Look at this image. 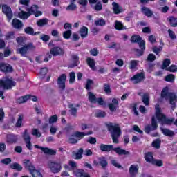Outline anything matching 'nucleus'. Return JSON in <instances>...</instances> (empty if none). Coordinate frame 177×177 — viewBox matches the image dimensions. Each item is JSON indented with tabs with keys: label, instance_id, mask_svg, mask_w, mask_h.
<instances>
[{
	"label": "nucleus",
	"instance_id": "1",
	"mask_svg": "<svg viewBox=\"0 0 177 177\" xmlns=\"http://www.w3.org/2000/svg\"><path fill=\"white\" fill-rule=\"evenodd\" d=\"M108 131L111 133L113 143H118V138L121 136L122 131L120 124L117 123H109L107 124Z\"/></svg>",
	"mask_w": 177,
	"mask_h": 177
},
{
	"label": "nucleus",
	"instance_id": "2",
	"mask_svg": "<svg viewBox=\"0 0 177 177\" xmlns=\"http://www.w3.org/2000/svg\"><path fill=\"white\" fill-rule=\"evenodd\" d=\"M156 113L155 117L156 120L160 124H167V125H171L175 119L174 118H167L162 113H161V109L160 108V105L156 104L155 106Z\"/></svg>",
	"mask_w": 177,
	"mask_h": 177
},
{
	"label": "nucleus",
	"instance_id": "3",
	"mask_svg": "<svg viewBox=\"0 0 177 177\" xmlns=\"http://www.w3.org/2000/svg\"><path fill=\"white\" fill-rule=\"evenodd\" d=\"M161 97L163 99H166L167 100H169V104L172 106L171 109L172 110L175 109V103H176L177 97L176 94L174 93H169V89L168 87H165L162 89L161 93Z\"/></svg>",
	"mask_w": 177,
	"mask_h": 177
},
{
	"label": "nucleus",
	"instance_id": "4",
	"mask_svg": "<svg viewBox=\"0 0 177 177\" xmlns=\"http://www.w3.org/2000/svg\"><path fill=\"white\" fill-rule=\"evenodd\" d=\"M2 86L3 89H12L13 86H16V82L12 80V77H6L0 80V88ZM0 97L5 99L3 97V91H0Z\"/></svg>",
	"mask_w": 177,
	"mask_h": 177
},
{
	"label": "nucleus",
	"instance_id": "5",
	"mask_svg": "<svg viewBox=\"0 0 177 177\" xmlns=\"http://www.w3.org/2000/svg\"><path fill=\"white\" fill-rule=\"evenodd\" d=\"M23 163L26 169H28V171H30L32 177H44L41 171L35 169V167H34L32 163H31V161H30L29 160H24Z\"/></svg>",
	"mask_w": 177,
	"mask_h": 177
},
{
	"label": "nucleus",
	"instance_id": "6",
	"mask_svg": "<svg viewBox=\"0 0 177 177\" xmlns=\"http://www.w3.org/2000/svg\"><path fill=\"white\" fill-rule=\"evenodd\" d=\"M48 168L53 174H59L62 171V162L49 160L47 163Z\"/></svg>",
	"mask_w": 177,
	"mask_h": 177
},
{
	"label": "nucleus",
	"instance_id": "7",
	"mask_svg": "<svg viewBox=\"0 0 177 177\" xmlns=\"http://www.w3.org/2000/svg\"><path fill=\"white\" fill-rule=\"evenodd\" d=\"M35 49V46H33L32 44L30 43L28 44H26L21 48L17 49V52L21 55V56H24L26 57L27 56V53H28V51L30 50H34Z\"/></svg>",
	"mask_w": 177,
	"mask_h": 177
},
{
	"label": "nucleus",
	"instance_id": "8",
	"mask_svg": "<svg viewBox=\"0 0 177 177\" xmlns=\"http://www.w3.org/2000/svg\"><path fill=\"white\" fill-rule=\"evenodd\" d=\"M131 42L139 44L140 49H146V41L142 40V37L139 35H133L131 38Z\"/></svg>",
	"mask_w": 177,
	"mask_h": 177
},
{
	"label": "nucleus",
	"instance_id": "9",
	"mask_svg": "<svg viewBox=\"0 0 177 177\" xmlns=\"http://www.w3.org/2000/svg\"><path fill=\"white\" fill-rule=\"evenodd\" d=\"M67 80V76L66 74H62L57 79V84L59 88L62 91L66 89V81Z\"/></svg>",
	"mask_w": 177,
	"mask_h": 177
},
{
	"label": "nucleus",
	"instance_id": "10",
	"mask_svg": "<svg viewBox=\"0 0 177 177\" xmlns=\"http://www.w3.org/2000/svg\"><path fill=\"white\" fill-rule=\"evenodd\" d=\"M157 118L156 115L152 118L151 120V126L148 125L145 127L146 133H150L151 131H156L157 129Z\"/></svg>",
	"mask_w": 177,
	"mask_h": 177
},
{
	"label": "nucleus",
	"instance_id": "11",
	"mask_svg": "<svg viewBox=\"0 0 177 177\" xmlns=\"http://www.w3.org/2000/svg\"><path fill=\"white\" fill-rule=\"evenodd\" d=\"M26 12H29L30 16L31 15H35V17L42 15V12L38 11V6L37 5H33L31 8H27Z\"/></svg>",
	"mask_w": 177,
	"mask_h": 177
},
{
	"label": "nucleus",
	"instance_id": "12",
	"mask_svg": "<svg viewBox=\"0 0 177 177\" xmlns=\"http://www.w3.org/2000/svg\"><path fill=\"white\" fill-rule=\"evenodd\" d=\"M144 78H145V73L141 72V73H137L136 75L132 77L131 78V80L133 82V84H139V82H142V81H143Z\"/></svg>",
	"mask_w": 177,
	"mask_h": 177
},
{
	"label": "nucleus",
	"instance_id": "13",
	"mask_svg": "<svg viewBox=\"0 0 177 177\" xmlns=\"http://www.w3.org/2000/svg\"><path fill=\"white\" fill-rule=\"evenodd\" d=\"M2 9L3 12L6 15L8 21H10V20H12V18L13 17V12H12V9L6 5L3 6Z\"/></svg>",
	"mask_w": 177,
	"mask_h": 177
},
{
	"label": "nucleus",
	"instance_id": "14",
	"mask_svg": "<svg viewBox=\"0 0 177 177\" xmlns=\"http://www.w3.org/2000/svg\"><path fill=\"white\" fill-rule=\"evenodd\" d=\"M118 104H119L118 100L113 98L112 100V102L108 104V107L110 111H111V113H114V111H117V109H118Z\"/></svg>",
	"mask_w": 177,
	"mask_h": 177
},
{
	"label": "nucleus",
	"instance_id": "15",
	"mask_svg": "<svg viewBox=\"0 0 177 177\" xmlns=\"http://www.w3.org/2000/svg\"><path fill=\"white\" fill-rule=\"evenodd\" d=\"M50 55H53V56H60L63 55L64 52L60 47H54L50 50Z\"/></svg>",
	"mask_w": 177,
	"mask_h": 177
},
{
	"label": "nucleus",
	"instance_id": "16",
	"mask_svg": "<svg viewBox=\"0 0 177 177\" xmlns=\"http://www.w3.org/2000/svg\"><path fill=\"white\" fill-rule=\"evenodd\" d=\"M77 107H80V104H76L74 105L73 104H70L68 105V108H69V113L71 114V115H73V117H77Z\"/></svg>",
	"mask_w": 177,
	"mask_h": 177
},
{
	"label": "nucleus",
	"instance_id": "17",
	"mask_svg": "<svg viewBox=\"0 0 177 177\" xmlns=\"http://www.w3.org/2000/svg\"><path fill=\"white\" fill-rule=\"evenodd\" d=\"M0 71H3V73H12L13 68L10 65L0 64Z\"/></svg>",
	"mask_w": 177,
	"mask_h": 177
},
{
	"label": "nucleus",
	"instance_id": "18",
	"mask_svg": "<svg viewBox=\"0 0 177 177\" xmlns=\"http://www.w3.org/2000/svg\"><path fill=\"white\" fill-rule=\"evenodd\" d=\"M92 133H93L92 131H89L88 133L76 131L74 133V136L77 138L78 141V140H81V139H83L84 136H88V135H92Z\"/></svg>",
	"mask_w": 177,
	"mask_h": 177
},
{
	"label": "nucleus",
	"instance_id": "19",
	"mask_svg": "<svg viewBox=\"0 0 177 177\" xmlns=\"http://www.w3.org/2000/svg\"><path fill=\"white\" fill-rule=\"evenodd\" d=\"M113 150L116 154H118V156H129L130 154L129 151L122 149L120 147L113 148Z\"/></svg>",
	"mask_w": 177,
	"mask_h": 177
},
{
	"label": "nucleus",
	"instance_id": "20",
	"mask_svg": "<svg viewBox=\"0 0 177 177\" xmlns=\"http://www.w3.org/2000/svg\"><path fill=\"white\" fill-rule=\"evenodd\" d=\"M141 12L143 13V15H145V16H147V17H151V16L153 15V11L146 6L141 8Z\"/></svg>",
	"mask_w": 177,
	"mask_h": 177
},
{
	"label": "nucleus",
	"instance_id": "21",
	"mask_svg": "<svg viewBox=\"0 0 177 177\" xmlns=\"http://www.w3.org/2000/svg\"><path fill=\"white\" fill-rule=\"evenodd\" d=\"M100 150L101 151H111V150L113 149V147L111 145H104V144H101L99 147Z\"/></svg>",
	"mask_w": 177,
	"mask_h": 177
},
{
	"label": "nucleus",
	"instance_id": "22",
	"mask_svg": "<svg viewBox=\"0 0 177 177\" xmlns=\"http://www.w3.org/2000/svg\"><path fill=\"white\" fill-rule=\"evenodd\" d=\"M138 66H139V60H131L129 63V68L130 70H138Z\"/></svg>",
	"mask_w": 177,
	"mask_h": 177
},
{
	"label": "nucleus",
	"instance_id": "23",
	"mask_svg": "<svg viewBox=\"0 0 177 177\" xmlns=\"http://www.w3.org/2000/svg\"><path fill=\"white\" fill-rule=\"evenodd\" d=\"M12 24L14 28H16L17 30H20V28L23 27V23L21 22V21L17 19H14L12 20Z\"/></svg>",
	"mask_w": 177,
	"mask_h": 177
},
{
	"label": "nucleus",
	"instance_id": "24",
	"mask_svg": "<svg viewBox=\"0 0 177 177\" xmlns=\"http://www.w3.org/2000/svg\"><path fill=\"white\" fill-rule=\"evenodd\" d=\"M18 16L19 19H21L22 20H27L28 17H30V16H31V15L30 14L29 11H23L21 10L19 13H18Z\"/></svg>",
	"mask_w": 177,
	"mask_h": 177
},
{
	"label": "nucleus",
	"instance_id": "25",
	"mask_svg": "<svg viewBox=\"0 0 177 177\" xmlns=\"http://www.w3.org/2000/svg\"><path fill=\"white\" fill-rule=\"evenodd\" d=\"M112 6H113V12L114 13H115V15H119V13H121L122 12V9L121 8V6L118 5V3L115 2H113Z\"/></svg>",
	"mask_w": 177,
	"mask_h": 177
},
{
	"label": "nucleus",
	"instance_id": "26",
	"mask_svg": "<svg viewBox=\"0 0 177 177\" xmlns=\"http://www.w3.org/2000/svg\"><path fill=\"white\" fill-rule=\"evenodd\" d=\"M23 120H24V115L19 114L18 115V118L17 120V122L15 124V127L17 128H21L23 125Z\"/></svg>",
	"mask_w": 177,
	"mask_h": 177
},
{
	"label": "nucleus",
	"instance_id": "27",
	"mask_svg": "<svg viewBox=\"0 0 177 177\" xmlns=\"http://www.w3.org/2000/svg\"><path fill=\"white\" fill-rule=\"evenodd\" d=\"M17 136H15L13 134H8L7 136V142L8 143L13 144L17 142Z\"/></svg>",
	"mask_w": 177,
	"mask_h": 177
},
{
	"label": "nucleus",
	"instance_id": "28",
	"mask_svg": "<svg viewBox=\"0 0 177 177\" xmlns=\"http://www.w3.org/2000/svg\"><path fill=\"white\" fill-rule=\"evenodd\" d=\"M80 34L82 38H86V37H88V28L86 26L82 27L80 30Z\"/></svg>",
	"mask_w": 177,
	"mask_h": 177
},
{
	"label": "nucleus",
	"instance_id": "29",
	"mask_svg": "<svg viewBox=\"0 0 177 177\" xmlns=\"http://www.w3.org/2000/svg\"><path fill=\"white\" fill-rule=\"evenodd\" d=\"M41 150H42L45 154H50V156H55V154H56V151L50 149L48 147H43L41 148Z\"/></svg>",
	"mask_w": 177,
	"mask_h": 177
},
{
	"label": "nucleus",
	"instance_id": "30",
	"mask_svg": "<svg viewBox=\"0 0 177 177\" xmlns=\"http://www.w3.org/2000/svg\"><path fill=\"white\" fill-rule=\"evenodd\" d=\"M88 101L91 103H97V98H96V95H95V94H93L92 92H88Z\"/></svg>",
	"mask_w": 177,
	"mask_h": 177
},
{
	"label": "nucleus",
	"instance_id": "31",
	"mask_svg": "<svg viewBox=\"0 0 177 177\" xmlns=\"http://www.w3.org/2000/svg\"><path fill=\"white\" fill-rule=\"evenodd\" d=\"M86 174V173H85V171H84L83 169H74L73 170V175L76 177H82Z\"/></svg>",
	"mask_w": 177,
	"mask_h": 177
},
{
	"label": "nucleus",
	"instance_id": "32",
	"mask_svg": "<svg viewBox=\"0 0 177 177\" xmlns=\"http://www.w3.org/2000/svg\"><path fill=\"white\" fill-rule=\"evenodd\" d=\"M153 160L154 158L153 157V153L148 152L145 154V161H147V162H150L152 164Z\"/></svg>",
	"mask_w": 177,
	"mask_h": 177
},
{
	"label": "nucleus",
	"instance_id": "33",
	"mask_svg": "<svg viewBox=\"0 0 177 177\" xmlns=\"http://www.w3.org/2000/svg\"><path fill=\"white\" fill-rule=\"evenodd\" d=\"M10 168H11V169H15L16 171H21L23 169V167L17 162L10 165Z\"/></svg>",
	"mask_w": 177,
	"mask_h": 177
},
{
	"label": "nucleus",
	"instance_id": "34",
	"mask_svg": "<svg viewBox=\"0 0 177 177\" xmlns=\"http://www.w3.org/2000/svg\"><path fill=\"white\" fill-rule=\"evenodd\" d=\"M88 66L91 68L93 70H96V66H95V60L91 57H88L86 59Z\"/></svg>",
	"mask_w": 177,
	"mask_h": 177
},
{
	"label": "nucleus",
	"instance_id": "35",
	"mask_svg": "<svg viewBox=\"0 0 177 177\" xmlns=\"http://www.w3.org/2000/svg\"><path fill=\"white\" fill-rule=\"evenodd\" d=\"M98 161L100 162V165L102 167V168H104L107 167V160H106V158L102 156L98 158Z\"/></svg>",
	"mask_w": 177,
	"mask_h": 177
},
{
	"label": "nucleus",
	"instance_id": "36",
	"mask_svg": "<svg viewBox=\"0 0 177 177\" xmlns=\"http://www.w3.org/2000/svg\"><path fill=\"white\" fill-rule=\"evenodd\" d=\"M161 131L162 132V133H164L165 135V136H174V135H175V133H174V131L168 129H161Z\"/></svg>",
	"mask_w": 177,
	"mask_h": 177
},
{
	"label": "nucleus",
	"instance_id": "37",
	"mask_svg": "<svg viewBox=\"0 0 177 177\" xmlns=\"http://www.w3.org/2000/svg\"><path fill=\"white\" fill-rule=\"evenodd\" d=\"M37 24L38 27H44V26H46L48 24V19L44 18L41 19H39L37 21Z\"/></svg>",
	"mask_w": 177,
	"mask_h": 177
},
{
	"label": "nucleus",
	"instance_id": "38",
	"mask_svg": "<svg viewBox=\"0 0 177 177\" xmlns=\"http://www.w3.org/2000/svg\"><path fill=\"white\" fill-rule=\"evenodd\" d=\"M168 21L170 23L171 27H176L177 26V18L175 17H169Z\"/></svg>",
	"mask_w": 177,
	"mask_h": 177
},
{
	"label": "nucleus",
	"instance_id": "39",
	"mask_svg": "<svg viewBox=\"0 0 177 177\" xmlns=\"http://www.w3.org/2000/svg\"><path fill=\"white\" fill-rule=\"evenodd\" d=\"M142 100L145 106H149V102H150V97L147 93L143 94Z\"/></svg>",
	"mask_w": 177,
	"mask_h": 177
},
{
	"label": "nucleus",
	"instance_id": "40",
	"mask_svg": "<svg viewBox=\"0 0 177 177\" xmlns=\"http://www.w3.org/2000/svg\"><path fill=\"white\" fill-rule=\"evenodd\" d=\"M28 99H30V95L22 96L17 99V103H19V104H21V103H26Z\"/></svg>",
	"mask_w": 177,
	"mask_h": 177
},
{
	"label": "nucleus",
	"instance_id": "41",
	"mask_svg": "<svg viewBox=\"0 0 177 177\" xmlns=\"http://www.w3.org/2000/svg\"><path fill=\"white\" fill-rule=\"evenodd\" d=\"M115 28L118 31H121V30H124V25L122 24V23L120 22V21H115Z\"/></svg>",
	"mask_w": 177,
	"mask_h": 177
},
{
	"label": "nucleus",
	"instance_id": "42",
	"mask_svg": "<svg viewBox=\"0 0 177 177\" xmlns=\"http://www.w3.org/2000/svg\"><path fill=\"white\" fill-rule=\"evenodd\" d=\"M77 9V5L75 4L74 3L71 2L70 5L66 7V10L68 12H74V10H75Z\"/></svg>",
	"mask_w": 177,
	"mask_h": 177
},
{
	"label": "nucleus",
	"instance_id": "43",
	"mask_svg": "<svg viewBox=\"0 0 177 177\" xmlns=\"http://www.w3.org/2000/svg\"><path fill=\"white\" fill-rule=\"evenodd\" d=\"M165 81L167 82H174L175 81V75L174 74H169L165 77Z\"/></svg>",
	"mask_w": 177,
	"mask_h": 177
},
{
	"label": "nucleus",
	"instance_id": "44",
	"mask_svg": "<svg viewBox=\"0 0 177 177\" xmlns=\"http://www.w3.org/2000/svg\"><path fill=\"white\" fill-rule=\"evenodd\" d=\"M24 32H26V34H28L29 35H35L34 33V28L30 26L24 28Z\"/></svg>",
	"mask_w": 177,
	"mask_h": 177
},
{
	"label": "nucleus",
	"instance_id": "45",
	"mask_svg": "<svg viewBox=\"0 0 177 177\" xmlns=\"http://www.w3.org/2000/svg\"><path fill=\"white\" fill-rule=\"evenodd\" d=\"M23 138L25 142H31V137H30V134H28L27 130L24 131Z\"/></svg>",
	"mask_w": 177,
	"mask_h": 177
},
{
	"label": "nucleus",
	"instance_id": "46",
	"mask_svg": "<svg viewBox=\"0 0 177 177\" xmlns=\"http://www.w3.org/2000/svg\"><path fill=\"white\" fill-rule=\"evenodd\" d=\"M169 64H171V60H169L168 59H165L163 61V64L162 65V70H167V68H168V66H169Z\"/></svg>",
	"mask_w": 177,
	"mask_h": 177
},
{
	"label": "nucleus",
	"instance_id": "47",
	"mask_svg": "<svg viewBox=\"0 0 177 177\" xmlns=\"http://www.w3.org/2000/svg\"><path fill=\"white\" fill-rule=\"evenodd\" d=\"M75 82V73L71 72L69 73V84H74Z\"/></svg>",
	"mask_w": 177,
	"mask_h": 177
},
{
	"label": "nucleus",
	"instance_id": "48",
	"mask_svg": "<svg viewBox=\"0 0 177 177\" xmlns=\"http://www.w3.org/2000/svg\"><path fill=\"white\" fill-rule=\"evenodd\" d=\"M84 153V149L80 148L77 153L75 154V159L76 160H81L82 158V154Z\"/></svg>",
	"mask_w": 177,
	"mask_h": 177
},
{
	"label": "nucleus",
	"instance_id": "49",
	"mask_svg": "<svg viewBox=\"0 0 177 177\" xmlns=\"http://www.w3.org/2000/svg\"><path fill=\"white\" fill-rule=\"evenodd\" d=\"M92 85H93V81L91 79H88L86 84V89H87V91H91Z\"/></svg>",
	"mask_w": 177,
	"mask_h": 177
},
{
	"label": "nucleus",
	"instance_id": "50",
	"mask_svg": "<svg viewBox=\"0 0 177 177\" xmlns=\"http://www.w3.org/2000/svg\"><path fill=\"white\" fill-rule=\"evenodd\" d=\"M72 32L71 30H66L63 32V37L64 39H70V37H71Z\"/></svg>",
	"mask_w": 177,
	"mask_h": 177
},
{
	"label": "nucleus",
	"instance_id": "51",
	"mask_svg": "<svg viewBox=\"0 0 177 177\" xmlns=\"http://www.w3.org/2000/svg\"><path fill=\"white\" fill-rule=\"evenodd\" d=\"M32 135L33 136H36V138H41V132L37 129H32Z\"/></svg>",
	"mask_w": 177,
	"mask_h": 177
},
{
	"label": "nucleus",
	"instance_id": "52",
	"mask_svg": "<svg viewBox=\"0 0 177 177\" xmlns=\"http://www.w3.org/2000/svg\"><path fill=\"white\" fill-rule=\"evenodd\" d=\"M167 71H170V73H177V66L171 65V66L166 68Z\"/></svg>",
	"mask_w": 177,
	"mask_h": 177
},
{
	"label": "nucleus",
	"instance_id": "53",
	"mask_svg": "<svg viewBox=\"0 0 177 177\" xmlns=\"http://www.w3.org/2000/svg\"><path fill=\"white\" fill-rule=\"evenodd\" d=\"M151 164H153V165H156V167H162V165H164L162 160H153Z\"/></svg>",
	"mask_w": 177,
	"mask_h": 177
},
{
	"label": "nucleus",
	"instance_id": "54",
	"mask_svg": "<svg viewBox=\"0 0 177 177\" xmlns=\"http://www.w3.org/2000/svg\"><path fill=\"white\" fill-rule=\"evenodd\" d=\"M160 145H161V141L160 140H156L152 142V146L156 149H160Z\"/></svg>",
	"mask_w": 177,
	"mask_h": 177
},
{
	"label": "nucleus",
	"instance_id": "55",
	"mask_svg": "<svg viewBox=\"0 0 177 177\" xmlns=\"http://www.w3.org/2000/svg\"><path fill=\"white\" fill-rule=\"evenodd\" d=\"M15 38V32H9L6 35V39H13Z\"/></svg>",
	"mask_w": 177,
	"mask_h": 177
},
{
	"label": "nucleus",
	"instance_id": "56",
	"mask_svg": "<svg viewBox=\"0 0 177 177\" xmlns=\"http://www.w3.org/2000/svg\"><path fill=\"white\" fill-rule=\"evenodd\" d=\"M55 122H57V115H54L51 116L49 119V124H55Z\"/></svg>",
	"mask_w": 177,
	"mask_h": 177
},
{
	"label": "nucleus",
	"instance_id": "57",
	"mask_svg": "<svg viewBox=\"0 0 177 177\" xmlns=\"http://www.w3.org/2000/svg\"><path fill=\"white\" fill-rule=\"evenodd\" d=\"M69 142L70 143H77L78 142V139L77 138V137H75V136H74V133H73V135L70 136Z\"/></svg>",
	"mask_w": 177,
	"mask_h": 177
},
{
	"label": "nucleus",
	"instance_id": "58",
	"mask_svg": "<svg viewBox=\"0 0 177 177\" xmlns=\"http://www.w3.org/2000/svg\"><path fill=\"white\" fill-rule=\"evenodd\" d=\"M96 138L95 137H88L87 139V142L90 143V145H96Z\"/></svg>",
	"mask_w": 177,
	"mask_h": 177
},
{
	"label": "nucleus",
	"instance_id": "59",
	"mask_svg": "<svg viewBox=\"0 0 177 177\" xmlns=\"http://www.w3.org/2000/svg\"><path fill=\"white\" fill-rule=\"evenodd\" d=\"M169 37H170L171 39H176V35H175V32L172 31L171 29L168 30Z\"/></svg>",
	"mask_w": 177,
	"mask_h": 177
},
{
	"label": "nucleus",
	"instance_id": "60",
	"mask_svg": "<svg viewBox=\"0 0 177 177\" xmlns=\"http://www.w3.org/2000/svg\"><path fill=\"white\" fill-rule=\"evenodd\" d=\"M46 74H48V68H41L40 71L41 77L44 78V77H45V75H46Z\"/></svg>",
	"mask_w": 177,
	"mask_h": 177
},
{
	"label": "nucleus",
	"instance_id": "61",
	"mask_svg": "<svg viewBox=\"0 0 177 177\" xmlns=\"http://www.w3.org/2000/svg\"><path fill=\"white\" fill-rule=\"evenodd\" d=\"M95 26H106V21L104 19H100L95 21Z\"/></svg>",
	"mask_w": 177,
	"mask_h": 177
},
{
	"label": "nucleus",
	"instance_id": "62",
	"mask_svg": "<svg viewBox=\"0 0 177 177\" xmlns=\"http://www.w3.org/2000/svg\"><path fill=\"white\" fill-rule=\"evenodd\" d=\"M104 91L108 95L111 93V90L110 89V85L109 84H104Z\"/></svg>",
	"mask_w": 177,
	"mask_h": 177
},
{
	"label": "nucleus",
	"instance_id": "63",
	"mask_svg": "<svg viewBox=\"0 0 177 177\" xmlns=\"http://www.w3.org/2000/svg\"><path fill=\"white\" fill-rule=\"evenodd\" d=\"M69 165L71 166V167L73 169H75V168H77V162H75V161L73 160H70L68 162Z\"/></svg>",
	"mask_w": 177,
	"mask_h": 177
},
{
	"label": "nucleus",
	"instance_id": "64",
	"mask_svg": "<svg viewBox=\"0 0 177 177\" xmlns=\"http://www.w3.org/2000/svg\"><path fill=\"white\" fill-rule=\"evenodd\" d=\"M96 117H100V118L106 117V112L102 111H99L96 113Z\"/></svg>",
	"mask_w": 177,
	"mask_h": 177
}]
</instances>
